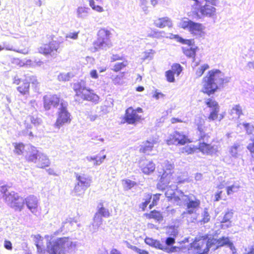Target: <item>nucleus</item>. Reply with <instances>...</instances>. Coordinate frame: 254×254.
I'll use <instances>...</instances> for the list:
<instances>
[{
    "instance_id": "1",
    "label": "nucleus",
    "mask_w": 254,
    "mask_h": 254,
    "mask_svg": "<svg viewBox=\"0 0 254 254\" xmlns=\"http://www.w3.org/2000/svg\"><path fill=\"white\" fill-rule=\"evenodd\" d=\"M7 185L0 186V192L2 194V197L12 208L16 211H21L25 204L27 208L34 213L36 211L38 206L37 198L34 195H30L24 199L18 194L13 191H9Z\"/></svg>"
},
{
    "instance_id": "2",
    "label": "nucleus",
    "mask_w": 254,
    "mask_h": 254,
    "mask_svg": "<svg viewBox=\"0 0 254 254\" xmlns=\"http://www.w3.org/2000/svg\"><path fill=\"white\" fill-rule=\"evenodd\" d=\"M182 195L180 197L177 195L174 192L171 194V196H168V193H165L167 197L170 200L174 201L177 205L183 206L185 210L182 213L183 217H188V215H192L191 222H193L196 220V211L200 207V200L192 194L185 195L183 192H181Z\"/></svg>"
},
{
    "instance_id": "3",
    "label": "nucleus",
    "mask_w": 254,
    "mask_h": 254,
    "mask_svg": "<svg viewBox=\"0 0 254 254\" xmlns=\"http://www.w3.org/2000/svg\"><path fill=\"white\" fill-rule=\"evenodd\" d=\"M230 78L224 77V74L219 69H213L208 72L203 78L201 91L210 96L214 94L224 83L230 81Z\"/></svg>"
},
{
    "instance_id": "4",
    "label": "nucleus",
    "mask_w": 254,
    "mask_h": 254,
    "mask_svg": "<svg viewBox=\"0 0 254 254\" xmlns=\"http://www.w3.org/2000/svg\"><path fill=\"white\" fill-rule=\"evenodd\" d=\"M47 252L49 254H68L75 247L68 237L51 238L47 236Z\"/></svg>"
},
{
    "instance_id": "5",
    "label": "nucleus",
    "mask_w": 254,
    "mask_h": 254,
    "mask_svg": "<svg viewBox=\"0 0 254 254\" xmlns=\"http://www.w3.org/2000/svg\"><path fill=\"white\" fill-rule=\"evenodd\" d=\"M76 183L73 190V192L76 196H81L85 191L90 187L92 180L89 176L83 174L75 173Z\"/></svg>"
},
{
    "instance_id": "6",
    "label": "nucleus",
    "mask_w": 254,
    "mask_h": 254,
    "mask_svg": "<svg viewBox=\"0 0 254 254\" xmlns=\"http://www.w3.org/2000/svg\"><path fill=\"white\" fill-rule=\"evenodd\" d=\"M192 13L196 19H201L204 17H211L215 14L216 8L210 4L202 3L192 4Z\"/></svg>"
},
{
    "instance_id": "7",
    "label": "nucleus",
    "mask_w": 254,
    "mask_h": 254,
    "mask_svg": "<svg viewBox=\"0 0 254 254\" xmlns=\"http://www.w3.org/2000/svg\"><path fill=\"white\" fill-rule=\"evenodd\" d=\"M111 32L105 28L99 30L97 36L98 38L94 42V47L97 50H107L112 46L110 40Z\"/></svg>"
},
{
    "instance_id": "8",
    "label": "nucleus",
    "mask_w": 254,
    "mask_h": 254,
    "mask_svg": "<svg viewBox=\"0 0 254 254\" xmlns=\"http://www.w3.org/2000/svg\"><path fill=\"white\" fill-rule=\"evenodd\" d=\"M67 106L68 104L66 102L61 101L57 120L54 124L55 127L57 129H60L65 124H69L71 121V115L67 109Z\"/></svg>"
},
{
    "instance_id": "9",
    "label": "nucleus",
    "mask_w": 254,
    "mask_h": 254,
    "mask_svg": "<svg viewBox=\"0 0 254 254\" xmlns=\"http://www.w3.org/2000/svg\"><path fill=\"white\" fill-rule=\"evenodd\" d=\"M50 38H51L52 41L49 42L48 44H45L41 46L39 49V52L45 55H50L51 56H54L58 52L60 42L54 40V35H51Z\"/></svg>"
},
{
    "instance_id": "10",
    "label": "nucleus",
    "mask_w": 254,
    "mask_h": 254,
    "mask_svg": "<svg viewBox=\"0 0 254 254\" xmlns=\"http://www.w3.org/2000/svg\"><path fill=\"white\" fill-rule=\"evenodd\" d=\"M179 26L184 29L188 30L193 34L201 32L203 30L202 24L192 21L188 18H184L179 22Z\"/></svg>"
},
{
    "instance_id": "11",
    "label": "nucleus",
    "mask_w": 254,
    "mask_h": 254,
    "mask_svg": "<svg viewBox=\"0 0 254 254\" xmlns=\"http://www.w3.org/2000/svg\"><path fill=\"white\" fill-rule=\"evenodd\" d=\"M163 173L160 178V182L164 185L169 184L171 180L174 164L171 162L166 160L162 165Z\"/></svg>"
},
{
    "instance_id": "12",
    "label": "nucleus",
    "mask_w": 254,
    "mask_h": 254,
    "mask_svg": "<svg viewBox=\"0 0 254 254\" xmlns=\"http://www.w3.org/2000/svg\"><path fill=\"white\" fill-rule=\"evenodd\" d=\"M61 102L60 98L56 95H47L43 97L44 108L46 111L57 108Z\"/></svg>"
},
{
    "instance_id": "13",
    "label": "nucleus",
    "mask_w": 254,
    "mask_h": 254,
    "mask_svg": "<svg viewBox=\"0 0 254 254\" xmlns=\"http://www.w3.org/2000/svg\"><path fill=\"white\" fill-rule=\"evenodd\" d=\"M187 138L185 135L179 131H175L173 134H170L166 142L168 145H184L187 142Z\"/></svg>"
},
{
    "instance_id": "14",
    "label": "nucleus",
    "mask_w": 254,
    "mask_h": 254,
    "mask_svg": "<svg viewBox=\"0 0 254 254\" xmlns=\"http://www.w3.org/2000/svg\"><path fill=\"white\" fill-rule=\"evenodd\" d=\"M175 242L176 239L174 238L169 236L166 238L164 241L165 244H163V251L167 253L180 252L181 250V248L173 246Z\"/></svg>"
},
{
    "instance_id": "15",
    "label": "nucleus",
    "mask_w": 254,
    "mask_h": 254,
    "mask_svg": "<svg viewBox=\"0 0 254 254\" xmlns=\"http://www.w3.org/2000/svg\"><path fill=\"white\" fill-rule=\"evenodd\" d=\"M139 166L142 173L146 175L153 173L155 169V165L152 161L143 158L139 161Z\"/></svg>"
},
{
    "instance_id": "16",
    "label": "nucleus",
    "mask_w": 254,
    "mask_h": 254,
    "mask_svg": "<svg viewBox=\"0 0 254 254\" xmlns=\"http://www.w3.org/2000/svg\"><path fill=\"white\" fill-rule=\"evenodd\" d=\"M13 83L16 85H19L17 87V90L22 95H27L29 92V83L27 80H22L17 76H15L13 78Z\"/></svg>"
},
{
    "instance_id": "17",
    "label": "nucleus",
    "mask_w": 254,
    "mask_h": 254,
    "mask_svg": "<svg viewBox=\"0 0 254 254\" xmlns=\"http://www.w3.org/2000/svg\"><path fill=\"white\" fill-rule=\"evenodd\" d=\"M141 116L135 114L132 107L127 108L126 111L125 121L129 124H133L141 120Z\"/></svg>"
},
{
    "instance_id": "18",
    "label": "nucleus",
    "mask_w": 254,
    "mask_h": 254,
    "mask_svg": "<svg viewBox=\"0 0 254 254\" xmlns=\"http://www.w3.org/2000/svg\"><path fill=\"white\" fill-rule=\"evenodd\" d=\"M88 88L84 80L80 79L73 83V89L76 92L75 98L81 96Z\"/></svg>"
},
{
    "instance_id": "19",
    "label": "nucleus",
    "mask_w": 254,
    "mask_h": 254,
    "mask_svg": "<svg viewBox=\"0 0 254 254\" xmlns=\"http://www.w3.org/2000/svg\"><path fill=\"white\" fill-rule=\"evenodd\" d=\"M198 148L201 152L207 155H213L218 151L216 146H212L204 141L199 142Z\"/></svg>"
},
{
    "instance_id": "20",
    "label": "nucleus",
    "mask_w": 254,
    "mask_h": 254,
    "mask_svg": "<svg viewBox=\"0 0 254 254\" xmlns=\"http://www.w3.org/2000/svg\"><path fill=\"white\" fill-rule=\"evenodd\" d=\"M216 248L214 249V250L223 246H227L231 251L236 250L233 243L230 240L228 237H222L218 239H216Z\"/></svg>"
},
{
    "instance_id": "21",
    "label": "nucleus",
    "mask_w": 254,
    "mask_h": 254,
    "mask_svg": "<svg viewBox=\"0 0 254 254\" xmlns=\"http://www.w3.org/2000/svg\"><path fill=\"white\" fill-rule=\"evenodd\" d=\"M154 24L155 26L160 28H163L165 27H171L172 26V21L168 17L159 18L154 20Z\"/></svg>"
},
{
    "instance_id": "22",
    "label": "nucleus",
    "mask_w": 254,
    "mask_h": 254,
    "mask_svg": "<svg viewBox=\"0 0 254 254\" xmlns=\"http://www.w3.org/2000/svg\"><path fill=\"white\" fill-rule=\"evenodd\" d=\"M35 163L38 168H43L50 165V160L47 155L41 152Z\"/></svg>"
},
{
    "instance_id": "23",
    "label": "nucleus",
    "mask_w": 254,
    "mask_h": 254,
    "mask_svg": "<svg viewBox=\"0 0 254 254\" xmlns=\"http://www.w3.org/2000/svg\"><path fill=\"white\" fill-rule=\"evenodd\" d=\"M80 97L83 100L90 101L94 102H97L99 99V96L94 93L93 91L90 88H88L87 90V91L83 93Z\"/></svg>"
},
{
    "instance_id": "24",
    "label": "nucleus",
    "mask_w": 254,
    "mask_h": 254,
    "mask_svg": "<svg viewBox=\"0 0 254 254\" xmlns=\"http://www.w3.org/2000/svg\"><path fill=\"white\" fill-rule=\"evenodd\" d=\"M41 153V152L38 150L34 146H32L28 153L27 160L29 162L35 163L37 161L36 160Z\"/></svg>"
},
{
    "instance_id": "25",
    "label": "nucleus",
    "mask_w": 254,
    "mask_h": 254,
    "mask_svg": "<svg viewBox=\"0 0 254 254\" xmlns=\"http://www.w3.org/2000/svg\"><path fill=\"white\" fill-rule=\"evenodd\" d=\"M204 120L200 116H197L194 120V124L197 127V129L199 132L200 138L199 140H204L203 137L205 136V133L203 132V127L204 124Z\"/></svg>"
},
{
    "instance_id": "26",
    "label": "nucleus",
    "mask_w": 254,
    "mask_h": 254,
    "mask_svg": "<svg viewBox=\"0 0 254 254\" xmlns=\"http://www.w3.org/2000/svg\"><path fill=\"white\" fill-rule=\"evenodd\" d=\"M145 215L148 219H154L159 223H160L163 220L162 213L156 210L151 211L149 213H145Z\"/></svg>"
},
{
    "instance_id": "27",
    "label": "nucleus",
    "mask_w": 254,
    "mask_h": 254,
    "mask_svg": "<svg viewBox=\"0 0 254 254\" xmlns=\"http://www.w3.org/2000/svg\"><path fill=\"white\" fill-rule=\"evenodd\" d=\"M35 244L36 246L37 252L39 254H43L45 253V248L43 245V238L41 236L38 235L35 236Z\"/></svg>"
},
{
    "instance_id": "28",
    "label": "nucleus",
    "mask_w": 254,
    "mask_h": 254,
    "mask_svg": "<svg viewBox=\"0 0 254 254\" xmlns=\"http://www.w3.org/2000/svg\"><path fill=\"white\" fill-rule=\"evenodd\" d=\"M145 243L151 247L163 251V244L157 240L147 237L145 239Z\"/></svg>"
},
{
    "instance_id": "29",
    "label": "nucleus",
    "mask_w": 254,
    "mask_h": 254,
    "mask_svg": "<svg viewBox=\"0 0 254 254\" xmlns=\"http://www.w3.org/2000/svg\"><path fill=\"white\" fill-rule=\"evenodd\" d=\"M73 224V219L71 218H67L64 221L62 222L60 229L55 232L56 234H58L60 232L66 231L71 230L70 226Z\"/></svg>"
},
{
    "instance_id": "30",
    "label": "nucleus",
    "mask_w": 254,
    "mask_h": 254,
    "mask_svg": "<svg viewBox=\"0 0 254 254\" xmlns=\"http://www.w3.org/2000/svg\"><path fill=\"white\" fill-rule=\"evenodd\" d=\"M102 217H103L98 213H95L93 218V222L92 224L94 229V232H96L98 228L102 225L103 223Z\"/></svg>"
},
{
    "instance_id": "31",
    "label": "nucleus",
    "mask_w": 254,
    "mask_h": 254,
    "mask_svg": "<svg viewBox=\"0 0 254 254\" xmlns=\"http://www.w3.org/2000/svg\"><path fill=\"white\" fill-rule=\"evenodd\" d=\"M197 49V47H187L183 48V53L187 56L189 58H192V62H194L195 61V56L196 54V50Z\"/></svg>"
},
{
    "instance_id": "32",
    "label": "nucleus",
    "mask_w": 254,
    "mask_h": 254,
    "mask_svg": "<svg viewBox=\"0 0 254 254\" xmlns=\"http://www.w3.org/2000/svg\"><path fill=\"white\" fill-rule=\"evenodd\" d=\"M170 38L171 39H175L178 42L183 44H186L189 46L192 45L194 43L193 40L185 39L182 37L179 36L178 35L171 34L170 36Z\"/></svg>"
},
{
    "instance_id": "33",
    "label": "nucleus",
    "mask_w": 254,
    "mask_h": 254,
    "mask_svg": "<svg viewBox=\"0 0 254 254\" xmlns=\"http://www.w3.org/2000/svg\"><path fill=\"white\" fill-rule=\"evenodd\" d=\"M96 212L105 218H108L110 215L108 209L104 207L103 203L101 202L98 204Z\"/></svg>"
},
{
    "instance_id": "34",
    "label": "nucleus",
    "mask_w": 254,
    "mask_h": 254,
    "mask_svg": "<svg viewBox=\"0 0 254 254\" xmlns=\"http://www.w3.org/2000/svg\"><path fill=\"white\" fill-rule=\"evenodd\" d=\"M154 142L146 141L141 145L140 151L144 153L149 154V152L152 150L153 147Z\"/></svg>"
},
{
    "instance_id": "35",
    "label": "nucleus",
    "mask_w": 254,
    "mask_h": 254,
    "mask_svg": "<svg viewBox=\"0 0 254 254\" xmlns=\"http://www.w3.org/2000/svg\"><path fill=\"white\" fill-rule=\"evenodd\" d=\"M179 233L178 226L171 225L167 228L166 234L169 237H172L176 239Z\"/></svg>"
},
{
    "instance_id": "36",
    "label": "nucleus",
    "mask_w": 254,
    "mask_h": 254,
    "mask_svg": "<svg viewBox=\"0 0 254 254\" xmlns=\"http://www.w3.org/2000/svg\"><path fill=\"white\" fill-rule=\"evenodd\" d=\"M2 50L5 49L7 51H13L17 53H21L23 54H26L28 53V51L27 49H24L22 50H16L13 48V46L8 44L6 42H3L2 46Z\"/></svg>"
},
{
    "instance_id": "37",
    "label": "nucleus",
    "mask_w": 254,
    "mask_h": 254,
    "mask_svg": "<svg viewBox=\"0 0 254 254\" xmlns=\"http://www.w3.org/2000/svg\"><path fill=\"white\" fill-rule=\"evenodd\" d=\"M75 76L74 73L73 72H69L67 73H61L58 76V79L60 81H67L70 80Z\"/></svg>"
},
{
    "instance_id": "38",
    "label": "nucleus",
    "mask_w": 254,
    "mask_h": 254,
    "mask_svg": "<svg viewBox=\"0 0 254 254\" xmlns=\"http://www.w3.org/2000/svg\"><path fill=\"white\" fill-rule=\"evenodd\" d=\"M89 8L79 7L76 10L77 16L79 18H84L88 16Z\"/></svg>"
},
{
    "instance_id": "39",
    "label": "nucleus",
    "mask_w": 254,
    "mask_h": 254,
    "mask_svg": "<svg viewBox=\"0 0 254 254\" xmlns=\"http://www.w3.org/2000/svg\"><path fill=\"white\" fill-rule=\"evenodd\" d=\"M205 244L204 240H196L195 239L192 243L190 244V249H189V251L194 249L198 251V250H200L201 247L203 244Z\"/></svg>"
},
{
    "instance_id": "40",
    "label": "nucleus",
    "mask_w": 254,
    "mask_h": 254,
    "mask_svg": "<svg viewBox=\"0 0 254 254\" xmlns=\"http://www.w3.org/2000/svg\"><path fill=\"white\" fill-rule=\"evenodd\" d=\"M205 243H206V248L202 253L203 254H207V253L209 251L210 249L215 244L217 245V241L215 239H208V240L204 241Z\"/></svg>"
},
{
    "instance_id": "41",
    "label": "nucleus",
    "mask_w": 254,
    "mask_h": 254,
    "mask_svg": "<svg viewBox=\"0 0 254 254\" xmlns=\"http://www.w3.org/2000/svg\"><path fill=\"white\" fill-rule=\"evenodd\" d=\"M161 195L160 193H156L153 195H152L151 203L149 205V209H151L153 207L157 205Z\"/></svg>"
},
{
    "instance_id": "42",
    "label": "nucleus",
    "mask_w": 254,
    "mask_h": 254,
    "mask_svg": "<svg viewBox=\"0 0 254 254\" xmlns=\"http://www.w3.org/2000/svg\"><path fill=\"white\" fill-rule=\"evenodd\" d=\"M136 185V183L129 179L123 180V185L126 190H130Z\"/></svg>"
},
{
    "instance_id": "43",
    "label": "nucleus",
    "mask_w": 254,
    "mask_h": 254,
    "mask_svg": "<svg viewBox=\"0 0 254 254\" xmlns=\"http://www.w3.org/2000/svg\"><path fill=\"white\" fill-rule=\"evenodd\" d=\"M240 145L238 143H235L233 146L230 148L229 152L232 157L236 158L238 157V148Z\"/></svg>"
},
{
    "instance_id": "44",
    "label": "nucleus",
    "mask_w": 254,
    "mask_h": 254,
    "mask_svg": "<svg viewBox=\"0 0 254 254\" xmlns=\"http://www.w3.org/2000/svg\"><path fill=\"white\" fill-rule=\"evenodd\" d=\"M209 67V66L207 64H204L200 67L198 68L195 72V78H199L201 76L204 71Z\"/></svg>"
},
{
    "instance_id": "45",
    "label": "nucleus",
    "mask_w": 254,
    "mask_h": 254,
    "mask_svg": "<svg viewBox=\"0 0 254 254\" xmlns=\"http://www.w3.org/2000/svg\"><path fill=\"white\" fill-rule=\"evenodd\" d=\"M219 112V108H214L211 110L210 114L208 117L209 122L214 121L218 117V112Z\"/></svg>"
},
{
    "instance_id": "46",
    "label": "nucleus",
    "mask_w": 254,
    "mask_h": 254,
    "mask_svg": "<svg viewBox=\"0 0 254 254\" xmlns=\"http://www.w3.org/2000/svg\"><path fill=\"white\" fill-rule=\"evenodd\" d=\"M205 102L207 107L210 108L211 110L214 108H219L218 103L211 98L206 99Z\"/></svg>"
},
{
    "instance_id": "47",
    "label": "nucleus",
    "mask_w": 254,
    "mask_h": 254,
    "mask_svg": "<svg viewBox=\"0 0 254 254\" xmlns=\"http://www.w3.org/2000/svg\"><path fill=\"white\" fill-rule=\"evenodd\" d=\"M127 65V61H124L122 62L117 63L115 64L113 66V69L117 72L121 69H122L124 67H126Z\"/></svg>"
},
{
    "instance_id": "48",
    "label": "nucleus",
    "mask_w": 254,
    "mask_h": 254,
    "mask_svg": "<svg viewBox=\"0 0 254 254\" xmlns=\"http://www.w3.org/2000/svg\"><path fill=\"white\" fill-rule=\"evenodd\" d=\"M246 132L248 134H252L254 131V126L251 123H243L242 124Z\"/></svg>"
},
{
    "instance_id": "49",
    "label": "nucleus",
    "mask_w": 254,
    "mask_h": 254,
    "mask_svg": "<svg viewBox=\"0 0 254 254\" xmlns=\"http://www.w3.org/2000/svg\"><path fill=\"white\" fill-rule=\"evenodd\" d=\"M202 219L201 220V222L203 224L206 223L208 222L210 219V216L208 212V210L207 208H205L202 213Z\"/></svg>"
},
{
    "instance_id": "50",
    "label": "nucleus",
    "mask_w": 254,
    "mask_h": 254,
    "mask_svg": "<svg viewBox=\"0 0 254 254\" xmlns=\"http://www.w3.org/2000/svg\"><path fill=\"white\" fill-rule=\"evenodd\" d=\"M175 74L179 75L183 70V67L179 64H173L172 66V70Z\"/></svg>"
},
{
    "instance_id": "51",
    "label": "nucleus",
    "mask_w": 254,
    "mask_h": 254,
    "mask_svg": "<svg viewBox=\"0 0 254 254\" xmlns=\"http://www.w3.org/2000/svg\"><path fill=\"white\" fill-rule=\"evenodd\" d=\"M174 73L171 70L167 71L165 73V75L168 81L170 82H174L175 81Z\"/></svg>"
},
{
    "instance_id": "52",
    "label": "nucleus",
    "mask_w": 254,
    "mask_h": 254,
    "mask_svg": "<svg viewBox=\"0 0 254 254\" xmlns=\"http://www.w3.org/2000/svg\"><path fill=\"white\" fill-rule=\"evenodd\" d=\"M15 151L18 155H20L23 153L24 149V144L22 143H15L14 145Z\"/></svg>"
},
{
    "instance_id": "53",
    "label": "nucleus",
    "mask_w": 254,
    "mask_h": 254,
    "mask_svg": "<svg viewBox=\"0 0 254 254\" xmlns=\"http://www.w3.org/2000/svg\"><path fill=\"white\" fill-rule=\"evenodd\" d=\"M233 213L232 211H227L225 214L221 223H227L230 222V219L232 218Z\"/></svg>"
},
{
    "instance_id": "54",
    "label": "nucleus",
    "mask_w": 254,
    "mask_h": 254,
    "mask_svg": "<svg viewBox=\"0 0 254 254\" xmlns=\"http://www.w3.org/2000/svg\"><path fill=\"white\" fill-rule=\"evenodd\" d=\"M231 114H235L238 117L242 114L241 107L239 105H236L231 110Z\"/></svg>"
},
{
    "instance_id": "55",
    "label": "nucleus",
    "mask_w": 254,
    "mask_h": 254,
    "mask_svg": "<svg viewBox=\"0 0 254 254\" xmlns=\"http://www.w3.org/2000/svg\"><path fill=\"white\" fill-rule=\"evenodd\" d=\"M30 120L32 124H33L35 126H38L40 125L42 123V120L40 118H38L35 116H30Z\"/></svg>"
},
{
    "instance_id": "56",
    "label": "nucleus",
    "mask_w": 254,
    "mask_h": 254,
    "mask_svg": "<svg viewBox=\"0 0 254 254\" xmlns=\"http://www.w3.org/2000/svg\"><path fill=\"white\" fill-rule=\"evenodd\" d=\"M154 53L155 51L153 50H150L149 52H144L143 57V60H151L153 58V56Z\"/></svg>"
},
{
    "instance_id": "57",
    "label": "nucleus",
    "mask_w": 254,
    "mask_h": 254,
    "mask_svg": "<svg viewBox=\"0 0 254 254\" xmlns=\"http://www.w3.org/2000/svg\"><path fill=\"white\" fill-rule=\"evenodd\" d=\"M89 5L92 7V8L95 10H96L98 12H101L103 11V7L99 5H96L93 0H89Z\"/></svg>"
},
{
    "instance_id": "58",
    "label": "nucleus",
    "mask_w": 254,
    "mask_h": 254,
    "mask_svg": "<svg viewBox=\"0 0 254 254\" xmlns=\"http://www.w3.org/2000/svg\"><path fill=\"white\" fill-rule=\"evenodd\" d=\"M239 187L235 185H232L227 188V192L228 194H231L234 192L238 191Z\"/></svg>"
},
{
    "instance_id": "59",
    "label": "nucleus",
    "mask_w": 254,
    "mask_h": 254,
    "mask_svg": "<svg viewBox=\"0 0 254 254\" xmlns=\"http://www.w3.org/2000/svg\"><path fill=\"white\" fill-rule=\"evenodd\" d=\"M27 80L29 83H31L32 84L36 85L38 83L36 77L34 75L27 76L25 79Z\"/></svg>"
},
{
    "instance_id": "60",
    "label": "nucleus",
    "mask_w": 254,
    "mask_h": 254,
    "mask_svg": "<svg viewBox=\"0 0 254 254\" xmlns=\"http://www.w3.org/2000/svg\"><path fill=\"white\" fill-rule=\"evenodd\" d=\"M78 32H69L66 35L65 38L76 40L78 38Z\"/></svg>"
},
{
    "instance_id": "61",
    "label": "nucleus",
    "mask_w": 254,
    "mask_h": 254,
    "mask_svg": "<svg viewBox=\"0 0 254 254\" xmlns=\"http://www.w3.org/2000/svg\"><path fill=\"white\" fill-rule=\"evenodd\" d=\"M143 201H145L147 205L149 204L150 202H151L152 200V194L151 193H146L144 194Z\"/></svg>"
},
{
    "instance_id": "62",
    "label": "nucleus",
    "mask_w": 254,
    "mask_h": 254,
    "mask_svg": "<svg viewBox=\"0 0 254 254\" xmlns=\"http://www.w3.org/2000/svg\"><path fill=\"white\" fill-rule=\"evenodd\" d=\"M4 247L8 250H11L12 249V243L8 240H5L4 242Z\"/></svg>"
},
{
    "instance_id": "63",
    "label": "nucleus",
    "mask_w": 254,
    "mask_h": 254,
    "mask_svg": "<svg viewBox=\"0 0 254 254\" xmlns=\"http://www.w3.org/2000/svg\"><path fill=\"white\" fill-rule=\"evenodd\" d=\"M106 156L103 155L102 157H99L98 156V158L95 162H94V165H99L101 164L104 161V160L106 158Z\"/></svg>"
},
{
    "instance_id": "64",
    "label": "nucleus",
    "mask_w": 254,
    "mask_h": 254,
    "mask_svg": "<svg viewBox=\"0 0 254 254\" xmlns=\"http://www.w3.org/2000/svg\"><path fill=\"white\" fill-rule=\"evenodd\" d=\"M134 249V252L138 254H149L148 252L147 251L140 249L137 247L136 248H133Z\"/></svg>"
}]
</instances>
